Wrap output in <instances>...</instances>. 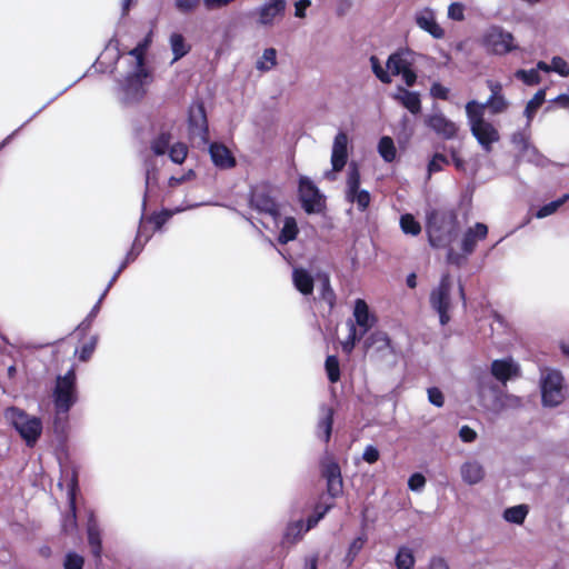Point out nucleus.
<instances>
[{"label":"nucleus","mask_w":569,"mask_h":569,"mask_svg":"<svg viewBox=\"0 0 569 569\" xmlns=\"http://www.w3.org/2000/svg\"><path fill=\"white\" fill-rule=\"evenodd\" d=\"M472 106L473 104L471 103H466V114L470 126V131L482 149L490 152L492 150V144L498 142L500 139L499 131L492 123L485 119V116L473 111L471 109Z\"/></svg>","instance_id":"3"},{"label":"nucleus","mask_w":569,"mask_h":569,"mask_svg":"<svg viewBox=\"0 0 569 569\" xmlns=\"http://www.w3.org/2000/svg\"><path fill=\"white\" fill-rule=\"evenodd\" d=\"M425 485H426V478L420 472H416V473L411 475L409 480H408V487L412 491L421 490L425 487Z\"/></svg>","instance_id":"57"},{"label":"nucleus","mask_w":569,"mask_h":569,"mask_svg":"<svg viewBox=\"0 0 569 569\" xmlns=\"http://www.w3.org/2000/svg\"><path fill=\"white\" fill-rule=\"evenodd\" d=\"M400 76L402 77V80L405 81V83L408 87L415 86V83L417 81V73L415 72L412 67H410L409 69H407V70H405L402 72H400Z\"/></svg>","instance_id":"63"},{"label":"nucleus","mask_w":569,"mask_h":569,"mask_svg":"<svg viewBox=\"0 0 569 569\" xmlns=\"http://www.w3.org/2000/svg\"><path fill=\"white\" fill-rule=\"evenodd\" d=\"M370 63L375 76L385 84L391 83L392 79L388 71H386L380 64L379 59L376 56L370 57Z\"/></svg>","instance_id":"47"},{"label":"nucleus","mask_w":569,"mask_h":569,"mask_svg":"<svg viewBox=\"0 0 569 569\" xmlns=\"http://www.w3.org/2000/svg\"><path fill=\"white\" fill-rule=\"evenodd\" d=\"M7 417L10 419L14 429L19 432L21 438L26 441L28 447H33L42 432V422L38 417H30L23 410L11 407L7 411Z\"/></svg>","instance_id":"4"},{"label":"nucleus","mask_w":569,"mask_h":569,"mask_svg":"<svg viewBox=\"0 0 569 569\" xmlns=\"http://www.w3.org/2000/svg\"><path fill=\"white\" fill-rule=\"evenodd\" d=\"M348 161V136L343 131H339L333 140L331 164L336 172L341 171Z\"/></svg>","instance_id":"16"},{"label":"nucleus","mask_w":569,"mask_h":569,"mask_svg":"<svg viewBox=\"0 0 569 569\" xmlns=\"http://www.w3.org/2000/svg\"><path fill=\"white\" fill-rule=\"evenodd\" d=\"M209 153L213 164L222 170L232 169L237 161L230 149L221 142H212L209 146Z\"/></svg>","instance_id":"17"},{"label":"nucleus","mask_w":569,"mask_h":569,"mask_svg":"<svg viewBox=\"0 0 569 569\" xmlns=\"http://www.w3.org/2000/svg\"><path fill=\"white\" fill-rule=\"evenodd\" d=\"M390 346V339L386 332H372L365 341L366 350L375 348L377 351L387 349Z\"/></svg>","instance_id":"33"},{"label":"nucleus","mask_w":569,"mask_h":569,"mask_svg":"<svg viewBox=\"0 0 569 569\" xmlns=\"http://www.w3.org/2000/svg\"><path fill=\"white\" fill-rule=\"evenodd\" d=\"M353 315L357 325L363 329L361 332L362 336L372 327V322H370L369 308L365 300H356Z\"/></svg>","instance_id":"29"},{"label":"nucleus","mask_w":569,"mask_h":569,"mask_svg":"<svg viewBox=\"0 0 569 569\" xmlns=\"http://www.w3.org/2000/svg\"><path fill=\"white\" fill-rule=\"evenodd\" d=\"M551 71L557 72L561 77L569 76V64L561 57H553L551 60Z\"/></svg>","instance_id":"52"},{"label":"nucleus","mask_w":569,"mask_h":569,"mask_svg":"<svg viewBox=\"0 0 569 569\" xmlns=\"http://www.w3.org/2000/svg\"><path fill=\"white\" fill-rule=\"evenodd\" d=\"M96 345H97V338L96 337H91L89 341L84 342L81 348L79 350H77V352H79V360L81 361H88L94 349H96Z\"/></svg>","instance_id":"51"},{"label":"nucleus","mask_w":569,"mask_h":569,"mask_svg":"<svg viewBox=\"0 0 569 569\" xmlns=\"http://www.w3.org/2000/svg\"><path fill=\"white\" fill-rule=\"evenodd\" d=\"M149 46V39L146 38L142 42L138 43L136 48L130 50L129 54L137 59L138 67L143 68L144 64V52Z\"/></svg>","instance_id":"53"},{"label":"nucleus","mask_w":569,"mask_h":569,"mask_svg":"<svg viewBox=\"0 0 569 569\" xmlns=\"http://www.w3.org/2000/svg\"><path fill=\"white\" fill-rule=\"evenodd\" d=\"M562 376L558 371H550L541 383L542 403L556 407L565 400Z\"/></svg>","instance_id":"11"},{"label":"nucleus","mask_w":569,"mask_h":569,"mask_svg":"<svg viewBox=\"0 0 569 569\" xmlns=\"http://www.w3.org/2000/svg\"><path fill=\"white\" fill-rule=\"evenodd\" d=\"M380 458V453H379V450L375 447V446H367L365 448V451L362 453V459L372 465V463H376Z\"/></svg>","instance_id":"60"},{"label":"nucleus","mask_w":569,"mask_h":569,"mask_svg":"<svg viewBox=\"0 0 569 569\" xmlns=\"http://www.w3.org/2000/svg\"><path fill=\"white\" fill-rule=\"evenodd\" d=\"M139 252H140V250L136 251V244L133 243L131 250L127 253L124 260L122 261V263L120 264L118 270L114 272L113 277L111 278L107 290L117 281L118 277L128 267V264L136 260Z\"/></svg>","instance_id":"48"},{"label":"nucleus","mask_w":569,"mask_h":569,"mask_svg":"<svg viewBox=\"0 0 569 569\" xmlns=\"http://www.w3.org/2000/svg\"><path fill=\"white\" fill-rule=\"evenodd\" d=\"M529 512L527 505H518L503 511V519L510 523L522 525Z\"/></svg>","instance_id":"32"},{"label":"nucleus","mask_w":569,"mask_h":569,"mask_svg":"<svg viewBox=\"0 0 569 569\" xmlns=\"http://www.w3.org/2000/svg\"><path fill=\"white\" fill-rule=\"evenodd\" d=\"M170 132H161L151 141V150L156 156H162L169 150Z\"/></svg>","instance_id":"42"},{"label":"nucleus","mask_w":569,"mask_h":569,"mask_svg":"<svg viewBox=\"0 0 569 569\" xmlns=\"http://www.w3.org/2000/svg\"><path fill=\"white\" fill-rule=\"evenodd\" d=\"M170 46L173 53V61H177L189 53L190 46L186 43L181 33H172L170 37Z\"/></svg>","instance_id":"34"},{"label":"nucleus","mask_w":569,"mask_h":569,"mask_svg":"<svg viewBox=\"0 0 569 569\" xmlns=\"http://www.w3.org/2000/svg\"><path fill=\"white\" fill-rule=\"evenodd\" d=\"M378 152L386 162L395 161L397 149L393 140L388 136L382 137L378 143Z\"/></svg>","instance_id":"36"},{"label":"nucleus","mask_w":569,"mask_h":569,"mask_svg":"<svg viewBox=\"0 0 569 569\" xmlns=\"http://www.w3.org/2000/svg\"><path fill=\"white\" fill-rule=\"evenodd\" d=\"M170 217V213L167 212V211H162V212H159V213H154L151 216L150 220L152 221V223L154 224V228L157 230H159L166 222L167 220L169 219Z\"/></svg>","instance_id":"62"},{"label":"nucleus","mask_w":569,"mask_h":569,"mask_svg":"<svg viewBox=\"0 0 569 569\" xmlns=\"http://www.w3.org/2000/svg\"><path fill=\"white\" fill-rule=\"evenodd\" d=\"M335 410L330 407L322 408V417L317 423V435L326 443L331 439L332 426H333Z\"/></svg>","instance_id":"25"},{"label":"nucleus","mask_w":569,"mask_h":569,"mask_svg":"<svg viewBox=\"0 0 569 569\" xmlns=\"http://www.w3.org/2000/svg\"><path fill=\"white\" fill-rule=\"evenodd\" d=\"M429 569H449V566L443 558L433 557L429 562Z\"/></svg>","instance_id":"64"},{"label":"nucleus","mask_w":569,"mask_h":569,"mask_svg":"<svg viewBox=\"0 0 569 569\" xmlns=\"http://www.w3.org/2000/svg\"><path fill=\"white\" fill-rule=\"evenodd\" d=\"M416 24L435 39H442L445 37V30L436 20V13L430 8H423L415 14Z\"/></svg>","instance_id":"14"},{"label":"nucleus","mask_w":569,"mask_h":569,"mask_svg":"<svg viewBox=\"0 0 569 569\" xmlns=\"http://www.w3.org/2000/svg\"><path fill=\"white\" fill-rule=\"evenodd\" d=\"M88 543L91 549L92 556L100 560L102 553V540L98 529L89 527L88 529Z\"/></svg>","instance_id":"41"},{"label":"nucleus","mask_w":569,"mask_h":569,"mask_svg":"<svg viewBox=\"0 0 569 569\" xmlns=\"http://www.w3.org/2000/svg\"><path fill=\"white\" fill-rule=\"evenodd\" d=\"M188 122L192 132L198 134L208 133L207 113L202 102L190 108Z\"/></svg>","instance_id":"23"},{"label":"nucleus","mask_w":569,"mask_h":569,"mask_svg":"<svg viewBox=\"0 0 569 569\" xmlns=\"http://www.w3.org/2000/svg\"><path fill=\"white\" fill-rule=\"evenodd\" d=\"M292 282L295 288L301 295H312L315 288V280L308 270L303 268H295L292 271Z\"/></svg>","instance_id":"24"},{"label":"nucleus","mask_w":569,"mask_h":569,"mask_svg":"<svg viewBox=\"0 0 569 569\" xmlns=\"http://www.w3.org/2000/svg\"><path fill=\"white\" fill-rule=\"evenodd\" d=\"M451 277L449 273H445L441 276L439 284L431 290L429 296L430 307L439 316L441 326L448 325L451 320Z\"/></svg>","instance_id":"5"},{"label":"nucleus","mask_w":569,"mask_h":569,"mask_svg":"<svg viewBox=\"0 0 569 569\" xmlns=\"http://www.w3.org/2000/svg\"><path fill=\"white\" fill-rule=\"evenodd\" d=\"M449 164V159L442 153H435L431 160L428 163V173L431 176L432 173L439 172L443 169V166Z\"/></svg>","instance_id":"49"},{"label":"nucleus","mask_w":569,"mask_h":569,"mask_svg":"<svg viewBox=\"0 0 569 569\" xmlns=\"http://www.w3.org/2000/svg\"><path fill=\"white\" fill-rule=\"evenodd\" d=\"M486 84L490 90V96L487 101L478 102L477 100H470L467 103L475 104L471 109L482 116H485L486 109H488L491 114L506 112L509 108V102L503 94V87L501 82L488 79Z\"/></svg>","instance_id":"8"},{"label":"nucleus","mask_w":569,"mask_h":569,"mask_svg":"<svg viewBox=\"0 0 569 569\" xmlns=\"http://www.w3.org/2000/svg\"><path fill=\"white\" fill-rule=\"evenodd\" d=\"M400 227L406 234L418 236L421 232V224L411 213L400 217Z\"/></svg>","instance_id":"40"},{"label":"nucleus","mask_w":569,"mask_h":569,"mask_svg":"<svg viewBox=\"0 0 569 569\" xmlns=\"http://www.w3.org/2000/svg\"><path fill=\"white\" fill-rule=\"evenodd\" d=\"M481 46L488 53L496 56H505L518 49L512 33L499 26H491L486 30L481 38Z\"/></svg>","instance_id":"6"},{"label":"nucleus","mask_w":569,"mask_h":569,"mask_svg":"<svg viewBox=\"0 0 569 569\" xmlns=\"http://www.w3.org/2000/svg\"><path fill=\"white\" fill-rule=\"evenodd\" d=\"M415 563L412 550L408 547H400L395 558L397 569H412Z\"/></svg>","instance_id":"37"},{"label":"nucleus","mask_w":569,"mask_h":569,"mask_svg":"<svg viewBox=\"0 0 569 569\" xmlns=\"http://www.w3.org/2000/svg\"><path fill=\"white\" fill-rule=\"evenodd\" d=\"M425 122L430 130L445 140L453 139L458 133L457 124L441 112L428 116Z\"/></svg>","instance_id":"13"},{"label":"nucleus","mask_w":569,"mask_h":569,"mask_svg":"<svg viewBox=\"0 0 569 569\" xmlns=\"http://www.w3.org/2000/svg\"><path fill=\"white\" fill-rule=\"evenodd\" d=\"M448 17L455 21L465 20V6L460 2H453L448 8Z\"/></svg>","instance_id":"55"},{"label":"nucleus","mask_w":569,"mask_h":569,"mask_svg":"<svg viewBox=\"0 0 569 569\" xmlns=\"http://www.w3.org/2000/svg\"><path fill=\"white\" fill-rule=\"evenodd\" d=\"M305 525L302 520L293 521L289 523L286 528V532L283 536V542H288L291 545L300 541L305 533Z\"/></svg>","instance_id":"35"},{"label":"nucleus","mask_w":569,"mask_h":569,"mask_svg":"<svg viewBox=\"0 0 569 569\" xmlns=\"http://www.w3.org/2000/svg\"><path fill=\"white\" fill-rule=\"evenodd\" d=\"M461 477L465 482L476 485L485 477L482 466L477 461H468L461 466Z\"/></svg>","instance_id":"27"},{"label":"nucleus","mask_w":569,"mask_h":569,"mask_svg":"<svg viewBox=\"0 0 569 569\" xmlns=\"http://www.w3.org/2000/svg\"><path fill=\"white\" fill-rule=\"evenodd\" d=\"M201 0H174V6L182 13L192 12L200 4Z\"/></svg>","instance_id":"56"},{"label":"nucleus","mask_w":569,"mask_h":569,"mask_svg":"<svg viewBox=\"0 0 569 569\" xmlns=\"http://www.w3.org/2000/svg\"><path fill=\"white\" fill-rule=\"evenodd\" d=\"M321 477L326 480L327 493L331 499L340 497L343 492V480L339 463L332 458L321 462Z\"/></svg>","instance_id":"12"},{"label":"nucleus","mask_w":569,"mask_h":569,"mask_svg":"<svg viewBox=\"0 0 569 569\" xmlns=\"http://www.w3.org/2000/svg\"><path fill=\"white\" fill-rule=\"evenodd\" d=\"M415 53L409 49H400L391 53L387 60V68L392 76L409 69L415 63Z\"/></svg>","instance_id":"19"},{"label":"nucleus","mask_w":569,"mask_h":569,"mask_svg":"<svg viewBox=\"0 0 569 569\" xmlns=\"http://www.w3.org/2000/svg\"><path fill=\"white\" fill-rule=\"evenodd\" d=\"M299 233V228L297 221L293 217H286L283 220V226L278 236V242L281 244H287L290 241L296 240Z\"/></svg>","instance_id":"31"},{"label":"nucleus","mask_w":569,"mask_h":569,"mask_svg":"<svg viewBox=\"0 0 569 569\" xmlns=\"http://www.w3.org/2000/svg\"><path fill=\"white\" fill-rule=\"evenodd\" d=\"M430 93L433 98L440 99V100H448L449 98V89L441 84L440 82L432 83L430 88Z\"/></svg>","instance_id":"58"},{"label":"nucleus","mask_w":569,"mask_h":569,"mask_svg":"<svg viewBox=\"0 0 569 569\" xmlns=\"http://www.w3.org/2000/svg\"><path fill=\"white\" fill-rule=\"evenodd\" d=\"M250 207L260 213L269 214L273 218L280 216L279 207L271 194V187L268 183L256 186L250 192Z\"/></svg>","instance_id":"10"},{"label":"nucleus","mask_w":569,"mask_h":569,"mask_svg":"<svg viewBox=\"0 0 569 569\" xmlns=\"http://www.w3.org/2000/svg\"><path fill=\"white\" fill-rule=\"evenodd\" d=\"M78 490V475L72 472L70 482L68 483V496H69V513L66 516L63 521V530L74 529L77 527V505L76 495Z\"/></svg>","instance_id":"22"},{"label":"nucleus","mask_w":569,"mask_h":569,"mask_svg":"<svg viewBox=\"0 0 569 569\" xmlns=\"http://www.w3.org/2000/svg\"><path fill=\"white\" fill-rule=\"evenodd\" d=\"M367 541H368V536L363 531L350 542V545L347 549V552L343 557V563L346 565L347 568L352 567L357 557L359 556L361 550L365 548Z\"/></svg>","instance_id":"28"},{"label":"nucleus","mask_w":569,"mask_h":569,"mask_svg":"<svg viewBox=\"0 0 569 569\" xmlns=\"http://www.w3.org/2000/svg\"><path fill=\"white\" fill-rule=\"evenodd\" d=\"M277 66V50L274 48H267L262 53V58L257 61L256 68L259 71L266 72Z\"/></svg>","instance_id":"39"},{"label":"nucleus","mask_w":569,"mask_h":569,"mask_svg":"<svg viewBox=\"0 0 569 569\" xmlns=\"http://www.w3.org/2000/svg\"><path fill=\"white\" fill-rule=\"evenodd\" d=\"M326 372L328 376V380L331 383H336L340 380L341 372H340V365L339 359L337 356H328L325 362Z\"/></svg>","instance_id":"43"},{"label":"nucleus","mask_w":569,"mask_h":569,"mask_svg":"<svg viewBox=\"0 0 569 569\" xmlns=\"http://www.w3.org/2000/svg\"><path fill=\"white\" fill-rule=\"evenodd\" d=\"M460 229L455 209H433L427 214L426 231L432 248H447L458 237Z\"/></svg>","instance_id":"1"},{"label":"nucleus","mask_w":569,"mask_h":569,"mask_svg":"<svg viewBox=\"0 0 569 569\" xmlns=\"http://www.w3.org/2000/svg\"><path fill=\"white\" fill-rule=\"evenodd\" d=\"M411 113L417 114L421 110V100L418 92L409 91L402 87L398 88V94L395 97Z\"/></svg>","instance_id":"26"},{"label":"nucleus","mask_w":569,"mask_h":569,"mask_svg":"<svg viewBox=\"0 0 569 569\" xmlns=\"http://www.w3.org/2000/svg\"><path fill=\"white\" fill-rule=\"evenodd\" d=\"M568 200H569V194L566 193L561 198H559L557 200H553V201H551L549 203L543 204L537 211L536 217L541 219V218H546V217L555 213Z\"/></svg>","instance_id":"44"},{"label":"nucleus","mask_w":569,"mask_h":569,"mask_svg":"<svg viewBox=\"0 0 569 569\" xmlns=\"http://www.w3.org/2000/svg\"><path fill=\"white\" fill-rule=\"evenodd\" d=\"M488 236V227L482 222L475 223L468 228L461 239V251L465 257L472 254L477 248L478 241L485 240Z\"/></svg>","instance_id":"15"},{"label":"nucleus","mask_w":569,"mask_h":569,"mask_svg":"<svg viewBox=\"0 0 569 569\" xmlns=\"http://www.w3.org/2000/svg\"><path fill=\"white\" fill-rule=\"evenodd\" d=\"M56 420L67 418L70 409L78 401L76 369L70 368L63 376H58L52 391ZM57 423V421H54Z\"/></svg>","instance_id":"2"},{"label":"nucleus","mask_w":569,"mask_h":569,"mask_svg":"<svg viewBox=\"0 0 569 569\" xmlns=\"http://www.w3.org/2000/svg\"><path fill=\"white\" fill-rule=\"evenodd\" d=\"M515 78L521 80L527 86H536L541 81V77L537 69H519L515 72Z\"/></svg>","instance_id":"45"},{"label":"nucleus","mask_w":569,"mask_h":569,"mask_svg":"<svg viewBox=\"0 0 569 569\" xmlns=\"http://www.w3.org/2000/svg\"><path fill=\"white\" fill-rule=\"evenodd\" d=\"M547 88L539 89L533 97L527 102L525 108V116L530 121L535 117L537 110L542 106L546 100Z\"/></svg>","instance_id":"38"},{"label":"nucleus","mask_w":569,"mask_h":569,"mask_svg":"<svg viewBox=\"0 0 569 569\" xmlns=\"http://www.w3.org/2000/svg\"><path fill=\"white\" fill-rule=\"evenodd\" d=\"M148 77L144 68L138 67V70L129 73L123 82V91L127 96L141 98L144 93L143 79Z\"/></svg>","instance_id":"20"},{"label":"nucleus","mask_w":569,"mask_h":569,"mask_svg":"<svg viewBox=\"0 0 569 569\" xmlns=\"http://www.w3.org/2000/svg\"><path fill=\"white\" fill-rule=\"evenodd\" d=\"M169 158L177 164L183 163L188 156V147L182 142H177L169 148Z\"/></svg>","instance_id":"46"},{"label":"nucleus","mask_w":569,"mask_h":569,"mask_svg":"<svg viewBox=\"0 0 569 569\" xmlns=\"http://www.w3.org/2000/svg\"><path fill=\"white\" fill-rule=\"evenodd\" d=\"M361 174L356 162L349 164L347 181H346V200L357 204L360 212H365L371 202L369 191L360 189Z\"/></svg>","instance_id":"7"},{"label":"nucleus","mask_w":569,"mask_h":569,"mask_svg":"<svg viewBox=\"0 0 569 569\" xmlns=\"http://www.w3.org/2000/svg\"><path fill=\"white\" fill-rule=\"evenodd\" d=\"M299 200L302 209L308 213H319L325 207L323 197L318 187L307 177L299 179Z\"/></svg>","instance_id":"9"},{"label":"nucleus","mask_w":569,"mask_h":569,"mask_svg":"<svg viewBox=\"0 0 569 569\" xmlns=\"http://www.w3.org/2000/svg\"><path fill=\"white\" fill-rule=\"evenodd\" d=\"M360 339V337H357V329L352 325L350 328V333L348 336V339L342 343V350L346 353H351V351L355 348L356 342Z\"/></svg>","instance_id":"59"},{"label":"nucleus","mask_w":569,"mask_h":569,"mask_svg":"<svg viewBox=\"0 0 569 569\" xmlns=\"http://www.w3.org/2000/svg\"><path fill=\"white\" fill-rule=\"evenodd\" d=\"M84 558L74 551H70L66 555L63 561L64 569H83Z\"/></svg>","instance_id":"50"},{"label":"nucleus","mask_w":569,"mask_h":569,"mask_svg":"<svg viewBox=\"0 0 569 569\" xmlns=\"http://www.w3.org/2000/svg\"><path fill=\"white\" fill-rule=\"evenodd\" d=\"M459 437L463 442H472L477 438V432L469 426H462L459 430Z\"/></svg>","instance_id":"61"},{"label":"nucleus","mask_w":569,"mask_h":569,"mask_svg":"<svg viewBox=\"0 0 569 569\" xmlns=\"http://www.w3.org/2000/svg\"><path fill=\"white\" fill-rule=\"evenodd\" d=\"M320 292L319 299L328 305L329 311H331L337 303V296L331 287L330 277L327 273H323L320 277Z\"/></svg>","instance_id":"30"},{"label":"nucleus","mask_w":569,"mask_h":569,"mask_svg":"<svg viewBox=\"0 0 569 569\" xmlns=\"http://www.w3.org/2000/svg\"><path fill=\"white\" fill-rule=\"evenodd\" d=\"M491 373L497 380L506 382L512 377H518L520 368L511 359H498L491 362Z\"/></svg>","instance_id":"21"},{"label":"nucleus","mask_w":569,"mask_h":569,"mask_svg":"<svg viewBox=\"0 0 569 569\" xmlns=\"http://www.w3.org/2000/svg\"><path fill=\"white\" fill-rule=\"evenodd\" d=\"M286 7V0H269L259 8L258 22L261 26H272L277 17L284 16Z\"/></svg>","instance_id":"18"},{"label":"nucleus","mask_w":569,"mask_h":569,"mask_svg":"<svg viewBox=\"0 0 569 569\" xmlns=\"http://www.w3.org/2000/svg\"><path fill=\"white\" fill-rule=\"evenodd\" d=\"M428 393V400L433 406L441 408L445 405V396L442 391L437 387H430L427 390Z\"/></svg>","instance_id":"54"}]
</instances>
